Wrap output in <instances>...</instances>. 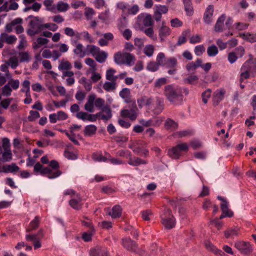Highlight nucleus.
I'll use <instances>...</instances> for the list:
<instances>
[{
    "label": "nucleus",
    "mask_w": 256,
    "mask_h": 256,
    "mask_svg": "<svg viewBox=\"0 0 256 256\" xmlns=\"http://www.w3.org/2000/svg\"><path fill=\"white\" fill-rule=\"evenodd\" d=\"M164 94L166 98L172 104L180 105L182 103L184 96L182 94V88L172 84L165 86Z\"/></svg>",
    "instance_id": "obj_1"
},
{
    "label": "nucleus",
    "mask_w": 256,
    "mask_h": 256,
    "mask_svg": "<svg viewBox=\"0 0 256 256\" xmlns=\"http://www.w3.org/2000/svg\"><path fill=\"white\" fill-rule=\"evenodd\" d=\"M160 218L162 222L166 228L170 230L175 226V219L170 209H165L164 213L161 215Z\"/></svg>",
    "instance_id": "obj_2"
},
{
    "label": "nucleus",
    "mask_w": 256,
    "mask_h": 256,
    "mask_svg": "<svg viewBox=\"0 0 256 256\" xmlns=\"http://www.w3.org/2000/svg\"><path fill=\"white\" fill-rule=\"evenodd\" d=\"M188 147L186 143L178 144L168 150V155L172 158L178 159L181 156L182 152L188 150Z\"/></svg>",
    "instance_id": "obj_3"
},
{
    "label": "nucleus",
    "mask_w": 256,
    "mask_h": 256,
    "mask_svg": "<svg viewBox=\"0 0 256 256\" xmlns=\"http://www.w3.org/2000/svg\"><path fill=\"white\" fill-rule=\"evenodd\" d=\"M241 70H246L251 74L252 77L256 76V58H249L244 62Z\"/></svg>",
    "instance_id": "obj_4"
},
{
    "label": "nucleus",
    "mask_w": 256,
    "mask_h": 256,
    "mask_svg": "<svg viewBox=\"0 0 256 256\" xmlns=\"http://www.w3.org/2000/svg\"><path fill=\"white\" fill-rule=\"evenodd\" d=\"M235 247L244 254H248L252 252V248L249 242L238 241L235 243Z\"/></svg>",
    "instance_id": "obj_5"
},
{
    "label": "nucleus",
    "mask_w": 256,
    "mask_h": 256,
    "mask_svg": "<svg viewBox=\"0 0 256 256\" xmlns=\"http://www.w3.org/2000/svg\"><path fill=\"white\" fill-rule=\"evenodd\" d=\"M122 244L126 250L135 252L138 248V244L136 242L130 238H124L122 239Z\"/></svg>",
    "instance_id": "obj_6"
},
{
    "label": "nucleus",
    "mask_w": 256,
    "mask_h": 256,
    "mask_svg": "<svg viewBox=\"0 0 256 256\" xmlns=\"http://www.w3.org/2000/svg\"><path fill=\"white\" fill-rule=\"evenodd\" d=\"M102 112H106V114H102V112H99L94 114L96 119L100 118L106 122L112 117V110L108 105H105L102 108Z\"/></svg>",
    "instance_id": "obj_7"
},
{
    "label": "nucleus",
    "mask_w": 256,
    "mask_h": 256,
    "mask_svg": "<svg viewBox=\"0 0 256 256\" xmlns=\"http://www.w3.org/2000/svg\"><path fill=\"white\" fill-rule=\"evenodd\" d=\"M40 174L42 176H45L46 174H47L46 176L48 178L52 179L60 176L62 174V172L60 170L53 171L51 168L48 167H46L42 168Z\"/></svg>",
    "instance_id": "obj_8"
},
{
    "label": "nucleus",
    "mask_w": 256,
    "mask_h": 256,
    "mask_svg": "<svg viewBox=\"0 0 256 256\" xmlns=\"http://www.w3.org/2000/svg\"><path fill=\"white\" fill-rule=\"evenodd\" d=\"M70 206L74 210H80L83 205L82 199L80 194H77L75 198L70 199L69 200Z\"/></svg>",
    "instance_id": "obj_9"
},
{
    "label": "nucleus",
    "mask_w": 256,
    "mask_h": 256,
    "mask_svg": "<svg viewBox=\"0 0 256 256\" xmlns=\"http://www.w3.org/2000/svg\"><path fill=\"white\" fill-rule=\"evenodd\" d=\"M225 92H226L224 89L218 90L214 92L212 102L214 106H218L224 99Z\"/></svg>",
    "instance_id": "obj_10"
},
{
    "label": "nucleus",
    "mask_w": 256,
    "mask_h": 256,
    "mask_svg": "<svg viewBox=\"0 0 256 256\" xmlns=\"http://www.w3.org/2000/svg\"><path fill=\"white\" fill-rule=\"evenodd\" d=\"M153 102V98L152 97H148L146 96H142L137 99V102L138 107L142 108L144 106H148Z\"/></svg>",
    "instance_id": "obj_11"
},
{
    "label": "nucleus",
    "mask_w": 256,
    "mask_h": 256,
    "mask_svg": "<svg viewBox=\"0 0 256 256\" xmlns=\"http://www.w3.org/2000/svg\"><path fill=\"white\" fill-rule=\"evenodd\" d=\"M164 22H162V26L159 30L158 35L160 38V41L163 42L164 38L170 35L171 30L170 28L164 25Z\"/></svg>",
    "instance_id": "obj_12"
},
{
    "label": "nucleus",
    "mask_w": 256,
    "mask_h": 256,
    "mask_svg": "<svg viewBox=\"0 0 256 256\" xmlns=\"http://www.w3.org/2000/svg\"><path fill=\"white\" fill-rule=\"evenodd\" d=\"M120 116L123 118H128L132 121H134L138 117V113L131 110L123 109L120 112Z\"/></svg>",
    "instance_id": "obj_13"
},
{
    "label": "nucleus",
    "mask_w": 256,
    "mask_h": 256,
    "mask_svg": "<svg viewBox=\"0 0 256 256\" xmlns=\"http://www.w3.org/2000/svg\"><path fill=\"white\" fill-rule=\"evenodd\" d=\"M240 234L239 228L237 227L229 228L224 232V235L226 238L237 236Z\"/></svg>",
    "instance_id": "obj_14"
},
{
    "label": "nucleus",
    "mask_w": 256,
    "mask_h": 256,
    "mask_svg": "<svg viewBox=\"0 0 256 256\" xmlns=\"http://www.w3.org/2000/svg\"><path fill=\"white\" fill-rule=\"evenodd\" d=\"M214 10L212 5H209L207 7L204 14V20L206 23L209 24L212 22Z\"/></svg>",
    "instance_id": "obj_15"
},
{
    "label": "nucleus",
    "mask_w": 256,
    "mask_h": 256,
    "mask_svg": "<svg viewBox=\"0 0 256 256\" xmlns=\"http://www.w3.org/2000/svg\"><path fill=\"white\" fill-rule=\"evenodd\" d=\"M96 99V95L92 94L88 96L87 102L84 105V108L87 111L92 112H94V102Z\"/></svg>",
    "instance_id": "obj_16"
},
{
    "label": "nucleus",
    "mask_w": 256,
    "mask_h": 256,
    "mask_svg": "<svg viewBox=\"0 0 256 256\" xmlns=\"http://www.w3.org/2000/svg\"><path fill=\"white\" fill-rule=\"evenodd\" d=\"M120 96L124 99V102L126 103H130L132 102L130 91L128 88H122L120 92Z\"/></svg>",
    "instance_id": "obj_17"
},
{
    "label": "nucleus",
    "mask_w": 256,
    "mask_h": 256,
    "mask_svg": "<svg viewBox=\"0 0 256 256\" xmlns=\"http://www.w3.org/2000/svg\"><path fill=\"white\" fill-rule=\"evenodd\" d=\"M20 168L16 164L12 163L10 165L4 166L2 167V170H0V172L5 173L16 172L19 170Z\"/></svg>",
    "instance_id": "obj_18"
},
{
    "label": "nucleus",
    "mask_w": 256,
    "mask_h": 256,
    "mask_svg": "<svg viewBox=\"0 0 256 256\" xmlns=\"http://www.w3.org/2000/svg\"><path fill=\"white\" fill-rule=\"evenodd\" d=\"M96 130L97 128L96 126L93 124L88 125L84 128V134L86 136H91L96 133Z\"/></svg>",
    "instance_id": "obj_19"
},
{
    "label": "nucleus",
    "mask_w": 256,
    "mask_h": 256,
    "mask_svg": "<svg viewBox=\"0 0 256 256\" xmlns=\"http://www.w3.org/2000/svg\"><path fill=\"white\" fill-rule=\"evenodd\" d=\"M74 52L80 58H83L87 54L86 52L84 50L82 44L80 43L76 45V48L74 50Z\"/></svg>",
    "instance_id": "obj_20"
},
{
    "label": "nucleus",
    "mask_w": 256,
    "mask_h": 256,
    "mask_svg": "<svg viewBox=\"0 0 256 256\" xmlns=\"http://www.w3.org/2000/svg\"><path fill=\"white\" fill-rule=\"evenodd\" d=\"M122 208L120 205L114 206L109 214L114 218H118L122 216Z\"/></svg>",
    "instance_id": "obj_21"
},
{
    "label": "nucleus",
    "mask_w": 256,
    "mask_h": 256,
    "mask_svg": "<svg viewBox=\"0 0 256 256\" xmlns=\"http://www.w3.org/2000/svg\"><path fill=\"white\" fill-rule=\"evenodd\" d=\"M40 218L39 216H36L30 222L28 228H26V232H30L36 230L39 226Z\"/></svg>",
    "instance_id": "obj_22"
},
{
    "label": "nucleus",
    "mask_w": 256,
    "mask_h": 256,
    "mask_svg": "<svg viewBox=\"0 0 256 256\" xmlns=\"http://www.w3.org/2000/svg\"><path fill=\"white\" fill-rule=\"evenodd\" d=\"M226 19V15L222 14L217 20L214 26V30L217 32H221L223 30L224 22Z\"/></svg>",
    "instance_id": "obj_23"
},
{
    "label": "nucleus",
    "mask_w": 256,
    "mask_h": 256,
    "mask_svg": "<svg viewBox=\"0 0 256 256\" xmlns=\"http://www.w3.org/2000/svg\"><path fill=\"white\" fill-rule=\"evenodd\" d=\"M26 238L28 241H33L34 246L35 250L41 247V243L40 239L36 237V235H26Z\"/></svg>",
    "instance_id": "obj_24"
},
{
    "label": "nucleus",
    "mask_w": 256,
    "mask_h": 256,
    "mask_svg": "<svg viewBox=\"0 0 256 256\" xmlns=\"http://www.w3.org/2000/svg\"><path fill=\"white\" fill-rule=\"evenodd\" d=\"M2 156L0 158V160L3 162H9L12 160V154L11 150H4Z\"/></svg>",
    "instance_id": "obj_25"
},
{
    "label": "nucleus",
    "mask_w": 256,
    "mask_h": 256,
    "mask_svg": "<svg viewBox=\"0 0 256 256\" xmlns=\"http://www.w3.org/2000/svg\"><path fill=\"white\" fill-rule=\"evenodd\" d=\"M164 109V104L162 102L159 98H156V106L152 110L154 114L158 115L160 114Z\"/></svg>",
    "instance_id": "obj_26"
},
{
    "label": "nucleus",
    "mask_w": 256,
    "mask_h": 256,
    "mask_svg": "<svg viewBox=\"0 0 256 256\" xmlns=\"http://www.w3.org/2000/svg\"><path fill=\"white\" fill-rule=\"evenodd\" d=\"M164 127L167 130H176L178 128V124L173 120L168 118L166 120Z\"/></svg>",
    "instance_id": "obj_27"
},
{
    "label": "nucleus",
    "mask_w": 256,
    "mask_h": 256,
    "mask_svg": "<svg viewBox=\"0 0 256 256\" xmlns=\"http://www.w3.org/2000/svg\"><path fill=\"white\" fill-rule=\"evenodd\" d=\"M0 38L4 40L8 44H12L14 43L17 38L16 36L14 35L8 36L6 33H2L0 35Z\"/></svg>",
    "instance_id": "obj_28"
},
{
    "label": "nucleus",
    "mask_w": 256,
    "mask_h": 256,
    "mask_svg": "<svg viewBox=\"0 0 256 256\" xmlns=\"http://www.w3.org/2000/svg\"><path fill=\"white\" fill-rule=\"evenodd\" d=\"M135 60L134 56L128 52H124L123 61L124 64H126L128 66H132V62Z\"/></svg>",
    "instance_id": "obj_29"
},
{
    "label": "nucleus",
    "mask_w": 256,
    "mask_h": 256,
    "mask_svg": "<svg viewBox=\"0 0 256 256\" xmlns=\"http://www.w3.org/2000/svg\"><path fill=\"white\" fill-rule=\"evenodd\" d=\"M116 72V70L112 68H108L106 72V78L110 81L116 82L118 76H114V74Z\"/></svg>",
    "instance_id": "obj_30"
},
{
    "label": "nucleus",
    "mask_w": 256,
    "mask_h": 256,
    "mask_svg": "<svg viewBox=\"0 0 256 256\" xmlns=\"http://www.w3.org/2000/svg\"><path fill=\"white\" fill-rule=\"evenodd\" d=\"M144 16V18L142 20L143 24L145 26H151L154 24V20H152V16L151 14H142Z\"/></svg>",
    "instance_id": "obj_31"
},
{
    "label": "nucleus",
    "mask_w": 256,
    "mask_h": 256,
    "mask_svg": "<svg viewBox=\"0 0 256 256\" xmlns=\"http://www.w3.org/2000/svg\"><path fill=\"white\" fill-rule=\"evenodd\" d=\"M220 208L222 213L224 214L226 217L232 218L233 216L234 212L232 210L228 208V204H220Z\"/></svg>",
    "instance_id": "obj_32"
},
{
    "label": "nucleus",
    "mask_w": 256,
    "mask_h": 256,
    "mask_svg": "<svg viewBox=\"0 0 256 256\" xmlns=\"http://www.w3.org/2000/svg\"><path fill=\"white\" fill-rule=\"evenodd\" d=\"M190 33V30L189 29L183 31L182 34L178 37L176 45L180 46L185 43L186 42V36Z\"/></svg>",
    "instance_id": "obj_33"
},
{
    "label": "nucleus",
    "mask_w": 256,
    "mask_h": 256,
    "mask_svg": "<svg viewBox=\"0 0 256 256\" xmlns=\"http://www.w3.org/2000/svg\"><path fill=\"white\" fill-rule=\"evenodd\" d=\"M240 36L243 39L251 43L254 42H256V34L248 33L246 34H240Z\"/></svg>",
    "instance_id": "obj_34"
},
{
    "label": "nucleus",
    "mask_w": 256,
    "mask_h": 256,
    "mask_svg": "<svg viewBox=\"0 0 256 256\" xmlns=\"http://www.w3.org/2000/svg\"><path fill=\"white\" fill-rule=\"evenodd\" d=\"M92 158L96 162H106L108 160V158L104 156L102 152H94L92 155Z\"/></svg>",
    "instance_id": "obj_35"
},
{
    "label": "nucleus",
    "mask_w": 256,
    "mask_h": 256,
    "mask_svg": "<svg viewBox=\"0 0 256 256\" xmlns=\"http://www.w3.org/2000/svg\"><path fill=\"white\" fill-rule=\"evenodd\" d=\"M177 64L178 61L175 58H170L167 59L164 66L169 68H173L176 66Z\"/></svg>",
    "instance_id": "obj_36"
},
{
    "label": "nucleus",
    "mask_w": 256,
    "mask_h": 256,
    "mask_svg": "<svg viewBox=\"0 0 256 256\" xmlns=\"http://www.w3.org/2000/svg\"><path fill=\"white\" fill-rule=\"evenodd\" d=\"M128 163L131 166H138L142 164H146V162L139 158H134V159L130 158Z\"/></svg>",
    "instance_id": "obj_37"
},
{
    "label": "nucleus",
    "mask_w": 256,
    "mask_h": 256,
    "mask_svg": "<svg viewBox=\"0 0 256 256\" xmlns=\"http://www.w3.org/2000/svg\"><path fill=\"white\" fill-rule=\"evenodd\" d=\"M86 50H88L89 52L93 56L97 55L100 52V48L92 44H88L86 46Z\"/></svg>",
    "instance_id": "obj_38"
},
{
    "label": "nucleus",
    "mask_w": 256,
    "mask_h": 256,
    "mask_svg": "<svg viewBox=\"0 0 256 256\" xmlns=\"http://www.w3.org/2000/svg\"><path fill=\"white\" fill-rule=\"evenodd\" d=\"M116 82H106L103 86L104 89L106 92H110L116 89Z\"/></svg>",
    "instance_id": "obj_39"
},
{
    "label": "nucleus",
    "mask_w": 256,
    "mask_h": 256,
    "mask_svg": "<svg viewBox=\"0 0 256 256\" xmlns=\"http://www.w3.org/2000/svg\"><path fill=\"white\" fill-rule=\"evenodd\" d=\"M108 57V54L104 51L100 52L96 56L95 58L100 63L104 62Z\"/></svg>",
    "instance_id": "obj_40"
},
{
    "label": "nucleus",
    "mask_w": 256,
    "mask_h": 256,
    "mask_svg": "<svg viewBox=\"0 0 256 256\" xmlns=\"http://www.w3.org/2000/svg\"><path fill=\"white\" fill-rule=\"evenodd\" d=\"M218 52V48L214 44H212L208 48L207 53L209 56H214Z\"/></svg>",
    "instance_id": "obj_41"
},
{
    "label": "nucleus",
    "mask_w": 256,
    "mask_h": 256,
    "mask_svg": "<svg viewBox=\"0 0 256 256\" xmlns=\"http://www.w3.org/2000/svg\"><path fill=\"white\" fill-rule=\"evenodd\" d=\"M167 59L166 58L165 55L162 52L158 54L156 57V62L159 66H164Z\"/></svg>",
    "instance_id": "obj_42"
},
{
    "label": "nucleus",
    "mask_w": 256,
    "mask_h": 256,
    "mask_svg": "<svg viewBox=\"0 0 256 256\" xmlns=\"http://www.w3.org/2000/svg\"><path fill=\"white\" fill-rule=\"evenodd\" d=\"M198 80V78L196 76L190 75L184 79V82L187 84H194V82H196Z\"/></svg>",
    "instance_id": "obj_43"
},
{
    "label": "nucleus",
    "mask_w": 256,
    "mask_h": 256,
    "mask_svg": "<svg viewBox=\"0 0 256 256\" xmlns=\"http://www.w3.org/2000/svg\"><path fill=\"white\" fill-rule=\"evenodd\" d=\"M42 22L43 20L39 18V17H34V20L30 21L29 26L32 28L34 29L37 28L39 23H42Z\"/></svg>",
    "instance_id": "obj_44"
},
{
    "label": "nucleus",
    "mask_w": 256,
    "mask_h": 256,
    "mask_svg": "<svg viewBox=\"0 0 256 256\" xmlns=\"http://www.w3.org/2000/svg\"><path fill=\"white\" fill-rule=\"evenodd\" d=\"M154 48L152 45L148 44L146 45L144 47V52L146 56L150 57L152 56L154 52Z\"/></svg>",
    "instance_id": "obj_45"
},
{
    "label": "nucleus",
    "mask_w": 256,
    "mask_h": 256,
    "mask_svg": "<svg viewBox=\"0 0 256 256\" xmlns=\"http://www.w3.org/2000/svg\"><path fill=\"white\" fill-rule=\"evenodd\" d=\"M123 58L124 53L122 54L120 52H118L114 55V62L118 64H124Z\"/></svg>",
    "instance_id": "obj_46"
},
{
    "label": "nucleus",
    "mask_w": 256,
    "mask_h": 256,
    "mask_svg": "<svg viewBox=\"0 0 256 256\" xmlns=\"http://www.w3.org/2000/svg\"><path fill=\"white\" fill-rule=\"evenodd\" d=\"M184 10L187 16H191L194 14V8L192 6V2L184 4Z\"/></svg>",
    "instance_id": "obj_47"
},
{
    "label": "nucleus",
    "mask_w": 256,
    "mask_h": 256,
    "mask_svg": "<svg viewBox=\"0 0 256 256\" xmlns=\"http://www.w3.org/2000/svg\"><path fill=\"white\" fill-rule=\"evenodd\" d=\"M159 68V65L156 62H150L146 66V69L150 72H156L158 70Z\"/></svg>",
    "instance_id": "obj_48"
},
{
    "label": "nucleus",
    "mask_w": 256,
    "mask_h": 256,
    "mask_svg": "<svg viewBox=\"0 0 256 256\" xmlns=\"http://www.w3.org/2000/svg\"><path fill=\"white\" fill-rule=\"evenodd\" d=\"M40 117V113L37 111L30 110V116H28V119L29 122L35 120L36 118Z\"/></svg>",
    "instance_id": "obj_49"
},
{
    "label": "nucleus",
    "mask_w": 256,
    "mask_h": 256,
    "mask_svg": "<svg viewBox=\"0 0 256 256\" xmlns=\"http://www.w3.org/2000/svg\"><path fill=\"white\" fill-rule=\"evenodd\" d=\"M212 90L208 88L202 94V101L205 104H207L208 99L210 98Z\"/></svg>",
    "instance_id": "obj_50"
},
{
    "label": "nucleus",
    "mask_w": 256,
    "mask_h": 256,
    "mask_svg": "<svg viewBox=\"0 0 256 256\" xmlns=\"http://www.w3.org/2000/svg\"><path fill=\"white\" fill-rule=\"evenodd\" d=\"M86 219L88 220V221H85L81 220V222L82 224L84 226H85L88 228H89L90 230L92 232H94L95 230L94 228V227L92 224V222L90 220H89V219L87 217H84Z\"/></svg>",
    "instance_id": "obj_51"
},
{
    "label": "nucleus",
    "mask_w": 256,
    "mask_h": 256,
    "mask_svg": "<svg viewBox=\"0 0 256 256\" xmlns=\"http://www.w3.org/2000/svg\"><path fill=\"white\" fill-rule=\"evenodd\" d=\"M243 72H241L240 78V82L242 83L244 80H246L250 78L251 76V74L246 70H241Z\"/></svg>",
    "instance_id": "obj_52"
},
{
    "label": "nucleus",
    "mask_w": 256,
    "mask_h": 256,
    "mask_svg": "<svg viewBox=\"0 0 256 256\" xmlns=\"http://www.w3.org/2000/svg\"><path fill=\"white\" fill-rule=\"evenodd\" d=\"M71 68L72 64L68 61L62 62L58 66V68L62 70H69L71 69Z\"/></svg>",
    "instance_id": "obj_53"
},
{
    "label": "nucleus",
    "mask_w": 256,
    "mask_h": 256,
    "mask_svg": "<svg viewBox=\"0 0 256 256\" xmlns=\"http://www.w3.org/2000/svg\"><path fill=\"white\" fill-rule=\"evenodd\" d=\"M238 58V56L236 55V52H230L228 55V61L230 64L234 63L237 59Z\"/></svg>",
    "instance_id": "obj_54"
},
{
    "label": "nucleus",
    "mask_w": 256,
    "mask_h": 256,
    "mask_svg": "<svg viewBox=\"0 0 256 256\" xmlns=\"http://www.w3.org/2000/svg\"><path fill=\"white\" fill-rule=\"evenodd\" d=\"M68 100V96H66L65 99L60 100V102L53 100V104L56 108H59L60 106H65Z\"/></svg>",
    "instance_id": "obj_55"
},
{
    "label": "nucleus",
    "mask_w": 256,
    "mask_h": 256,
    "mask_svg": "<svg viewBox=\"0 0 256 256\" xmlns=\"http://www.w3.org/2000/svg\"><path fill=\"white\" fill-rule=\"evenodd\" d=\"M205 51V48L204 45H199L195 47L194 52L198 56H201Z\"/></svg>",
    "instance_id": "obj_56"
},
{
    "label": "nucleus",
    "mask_w": 256,
    "mask_h": 256,
    "mask_svg": "<svg viewBox=\"0 0 256 256\" xmlns=\"http://www.w3.org/2000/svg\"><path fill=\"white\" fill-rule=\"evenodd\" d=\"M112 138L116 142H126L128 140V137L120 135L113 136Z\"/></svg>",
    "instance_id": "obj_57"
},
{
    "label": "nucleus",
    "mask_w": 256,
    "mask_h": 256,
    "mask_svg": "<svg viewBox=\"0 0 256 256\" xmlns=\"http://www.w3.org/2000/svg\"><path fill=\"white\" fill-rule=\"evenodd\" d=\"M82 80L86 90L88 92H90L92 88V82L90 81H87L86 78H82Z\"/></svg>",
    "instance_id": "obj_58"
},
{
    "label": "nucleus",
    "mask_w": 256,
    "mask_h": 256,
    "mask_svg": "<svg viewBox=\"0 0 256 256\" xmlns=\"http://www.w3.org/2000/svg\"><path fill=\"white\" fill-rule=\"evenodd\" d=\"M118 156L124 157L126 158H128L131 156V152L128 150H120L117 152Z\"/></svg>",
    "instance_id": "obj_59"
},
{
    "label": "nucleus",
    "mask_w": 256,
    "mask_h": 256,
    "mask_svg": "<svg viewBox=\"0 0 256 256\" xmlns=\"http://www.w3.org/2000/svg\"><path fill=\"white\" fill-rule=\"evenodd\" d=\"M12 92V90L8 84L5 85L2 88V94L6 96H10Z\"/></svg>",
    "instance_id": "obj_60"
},
{
    "label": "nucleus",
    "mask_w": 256,
    "mask_h": 256,
    "mask_svg": "<svg viewBox=\"0 0 256 256\" xmlns=\"http://www.w3.org/2000/svg\"><path fill=\"white\" fill-rule=\"evenodd\" d=\"M68 8V4L63 2H58L57 4V9L60 12H65Z\"/></svg>",
    "instance_id": "obj_61"
},
{
    "label": "nucleus",
    "mask_w": 256,
    "mask_h": 256,
    "mask_svg": "<svg viewBox=\"0 0 256 256\" xmlns=\"http://www.w3.org/2000/svg\"><path fill=\"white\" fill-rule=\"evenodd\" d=\"M94 232H92L90 230H89L88 232H84L82 235V238L84 242H90L92 240V235Z\"/></svg>",
    "instance_id": "obj_62"
},
{
    "label": "nucleus",
    "mask_w": 256,
    "mask_h": 256,
    "mask_svg": "<svg viewBox=\"0 0 256 256\" xmlns=\"http://www.w3.org/2000/svg\"><path fill=\"white\" fill-rule=\"evenodd\" d=\"M19 55L20 62L29 61L30 57L28 52H20Z\"/></svg>",
    "instance_id": "obj_63"
},
{
    "label": "nucleus",
    "mask_w": 256,
    "mask_h": 256,
    "mask_svg": "<svg viewBox=\"0 0 256 256\" xmlns=\"http://www.w3.org/2000/svg\"><path fill=\"white\" fill-rule=\"evenodd\" d=\"M104 100L102 98H97L94 102V106L102 110L104 104Z\"/></svg>",
    "instance_id": "obj_64"
}]
</instances>
